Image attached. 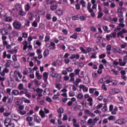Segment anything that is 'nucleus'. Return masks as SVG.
<instances>
[{
  "instance_id": "1",
  "label": "nucleus",
  "mask_w": 127,
  "mask_h": 127,
  "mask_svg": "<svg viewBox=\"0 0 127 127\" xmlns=\"http://www.w3.org/2000/svg\"><path fill=\"white\" fill-rule=\"evenodd\" d=\"M12 25L14 29H16L17 30L20 29V28L22 27V24L21 23V22L17 20H15L13 21Z\"/></svg>"
},
{
  "instance_id": "2",
  "label": "nucleus",
  "mask_w": 127,
  "mask_h": 127,
  "mask_svg": "<svg viewBox=\"0 0 127 127\" xmlns=\"http://www.w3.org/2000/svg\"><path fill=\"white\" fill-rule=\"evenodd\" d=\"M99 120H100V117H99V116L96 117L93 120L90 118L87 121V124L88 125H91V126H95L96 123L98 122V121H99Z\"/></svg>"
},
{
  "instance_id": "3",
  "label": "nucleus",
  "mask_w": 127,
  "mask_h": 127,
  "mask_svg": "<svg viewBox=\"0 0 127 127\" xmlns=\"http://www.w3.org/2000/svg\"><path fill=\"white\" fill-rule=\"evenodd\" d=\"M45 46L48 48H50V50H55V49H56V45L55 44V43L53 42H51L50 44H46ZM51 46L52 47H51Z\"/></svg>"
},
{
  "instance_id": "4",
  "label": "nucleus",
  "mask_w": 127,
  "mask_h": 127,
  "mask_svg": "<svg viewBox=\"0 0 127 127\" xmlns=\"http://www.w3.org/2000/svg\"><path fill=\"white\" fill-rule=\"evenodd\" d=\"M7 67H9V65H8V63H6V68H4L1 72V77H4V76H5V73H8L9 72V70L6 68Z\"/></svg>"
},
{
  "instance_id": "5",
  "label": "nucleus",
  "mask_w": 127,
  "mask_h": 127,
  "mask_svg": "<svg viewBox=\"0 0 127 127\" xmlns=\"http://www.w3.org/2000/svg\"><path fill=\"white\" fill-rule=\"evenodd\" d=\"M80 58V55L79 54H71L70 57H69V59L73 60V59H75V60H73V61H76V60H78Z\"/></svg>"
},
{
  "instance_id": "6",
  "label": "nucleus",
  "mask_w": 127,
  "mask_h": 127,
  "mask_svg": "<svg viewBox=\"0 0 127 127\" xmlns=\"http://www.w3.org/2000/svg\"><path fill=\"white\" fill-rule=\"evenodd\" d=\"M36 93L38 94L37 96L39 97V98H41L42 97V93H43V89H40V88L38 87L36 90Z\"/></svg>"
},
{
  "instance_id": "7",
  "label": "nucleus",
  "mask_w": 127,
  "mask_h": 127,
  "mask_svg": "<svg viewBox=\"0 0 127 127\" xmlns=\"http://www.w3.org/2000/svg\"><path fill=\"white\" fill-rule=\"evenodd\" d=\"M49 75V73L47 72H45L43 73V80L45 82V83H46L47 82V80H48V76Z\"/></svg>"
},
{
  "instance_id": "8",
  "label": "nucleus",
  "mask_w": 127,
  "mask_h": 127,
  "mask_svg": "<svg viewBox=\"0 0 127 127\" xmlns=\"http://www.w3.org/2000/svg\"><path fill=\"white\" fill-rule=\"evenodd\" d=\"M8 120L9 121V124L8 125H6V124H7V122H6V121H8ZM11 123V119L9 118H6L4 123V126H5L6 127H8V126H12V127H14V124H12V123Z\"/></svg>"
},
{
  "instance_id": "9",
  "label": "nucleus",
  "mask_w": 127,
  "mask_h": 127,
  "mask_svg": "<svg viewBox=\"0 0 127 127\" xmlns=\"http://www.w3.org/2000/svg\"><path fill=\"white\" fill-rule=\"evenodd\" d=\"M84 113L86 114L87 115H89V117H91V118H95L96 117V115L93 113H91L90 110L86 109L84 111Z\"/></svg>"
},
{
  "instance_id": "10",
  "label": "nucleus",
  "mask_w": 127,
  "mask_h": 127,
  "mask_svg": "<svg viewBox=\"0 0 127 127\" xmlns=\"http://www.w3.org/2000/svg\"><path fill=\"white\" fill-rule=\"evenodd\" d=\"M115 124H117L118 125H125L126 124V120L118 119L115 122Z\"/></svg>"
},
{
  "instance_id": "11",
  "label": "nucleus",
  "mask_w": 127,
  "mask_h": 127,
  "mask_svg": "<svg viewBox=\"0 0 127 127\" xmlns=\"http://www.w3.org/2000/svg\"><path fill=\"white\" fill-rule=\"evenodd\" d=\"M33 117L34 122L35 123H37V124H40V123L41 122V118L36 116V115H34Z\"/></svg>"
},
{
  "instance_id": "12",
  "label": "nucleus",
  "mask_w": 127,
  "mask_h": 127,
  "mask_svg": "<svg viewBox=\"0 0 127 127\" xmlns=\"http://www.w3.org/2000/svg\"><path fill=\"white\" fill-rule=\"evenodd\" d=\"M69 76L70 78V79L69 80V82L70 83L74 82V81H75V78H74V77H75V73H74V72H71L69 74Z\"/></svg>"
},
{
  "instance_id": "13",
  "label": "nucleus",
  "mask_w": 127,
  "mask_h": 127,
  "mask_svg": "<svg viewBox=\"0 0 127 127\" xmlns=\"http://www.w3.org/2000/svg\"><path fill=\"white\" fill-rule=\"evenodd\" d=\"M11 117H13L14 118H15V119H13V121H15V122H17L18 121H19L20 120V117L16 114H12Z\"/></svg>"
},
{
  "instance_id": "14",
  "label": "nucleus",
  "mask_w": 127,
  "mask_h": 127,
  "mask_svg": "<svg viewBox=\"0 0 127 127\" xmlns=\"http://www.w3.org/2000/svg\"><path fill=\"white\" fill-rule=\"evenodd\" d=\"M15 8L16 10H20L22 9V5L20 4L19 3H16L14 5Z\"/></svg>"
},
{
  "instance_id": "15",
  "label": "nucleus",
  "mask_w": 127,
  "mask_h": 127,
  "mask_svg": "<svg viewBox=\"0 0 127 127\" xmlns=\"http://www.w3.org/2000/svg\"><path fill=\"white\" fill-rule=\"evenodd\" d=\"M73 126L74 127H80L79 124H77V119L73 118L72 119Z\"/></svg>"
},
{
  "instance_id": "16",
  "label": "nucleus",
  "mask_w": 127,
  "mask_h": 127,
  "mask_svg": "<svg viewBox=\"0 0 127 127\" xmlns=\"http://www.w3.org/2000/svg\"><path fill=\"white\" fill-rule=\"evenodd\" d=\"M122 49L119 48V51L118 50V49L114 48H113V52L114 53H119V54H122Z\"/></svg>"
},
{
  "instance_id": "17",
  "label": "nucleus",
  "mask_w": 127,
  "mask_h": 127,
  "mask_svg": "<svg viewBox=\"0 0 127 127\" xmlns=\"http://www.w3.org/2000/svg\"><path fill=\"white\" fill-rule=\"evenodd\" d=\"M50 75L53 77V78H57L59 76V74H57V73L53 72H50Z\"/></svg>"
},
{
  "instance_id": "18",
  "label": "nucleus",
  "mask_w": 127,
  "mask_h": 127,
  "mask_svg": "<svg viewBox=\"0 0 127 127\" xmlns=\"http://www.w3.org/2000/svg\"><path fill=\"white\" fill-rule=\"evenodd\" d=\"M119 61L120 66H126V64H127L126 62H125V61L123 62V60L122 59H119Z\"/></svg>"
},
{
  "instance_id": "19",
  "label": "nucleus",
  "mask_w": 127,
  "mask_h": 127,
  "mask_svg": "<svg viewBox=\"0 0 127 127\" xmlns=\"http://www.w3.org/2000/svg\"><path fill=\"white\" fill-rule=\"evenodd\" d=\"M124 34L121 31H119L117 33V37L118 38H120V37H121V38H125V36L123 35Z\"/></svg>"
},
{
  "instance_id": "20",
  "label": "nucleus",
  "mask_w": 127,
  "mask_h": 127,
  "mask_svg": "<svg viewBox=\"0 0 127 127\" xmlns=\"http://www.w3.org/2000/svg\"><path fill=\"white\" fill-rule=\"evenodd\" d=\"M12 94L14 96H17L19 95V91H18V90L14 89L12 91Z\"/></svg>"
},
{
  "instance_id": "21",
  "label": "nucleus",
  "mask_w": 127,
  "mask_h": 127,
  "mask_svg": "<svg viewBox=\"0 0 127 127\" xmlns=\"http://www.w3.org/2000/svg\"><path fill=\"white\" fill-rule=\"evenodd\" d=\"M103 29L104 30V31L107 32V33H110V32H111V30H108V29H109L108 26H103Z\"/></svg>"
},
{
  "instance_id": "22",
  "label": "nucleus",
  "mask_w": 127,
  "mask_h": 127,
  "mask_svg": "<svg viewBox=\"0 0 127 127\" xmlns=\"http://www.w3.org/2000/svg\"><path fill=\"white\" fill-rule=\"evenodd\" d=\"M70 38H72L73 39H77L78 38V33H74L72 35L70 36Z\"/></svg>"
},
{
  "instance_id": "23",
  "label": "nucleus",
  "mask_w": 127,
  "mask_h": 127,
  "mask_svg": "<svg viewBox=\"0 0 127 127\" xmlns=\"http://www.w3.org/2000/svg\"><path fill=\"white\" fill-rule=\"evenodd\" d=\"M19 15H21V16H24L25 15H26V13L23 11V10H22V9H21V10H19Z\"/></svg>"
},
{
  "instance_id": "24",
  "label": "nucleus",
  "mask_w": 127,
  "mask_h": 127,
  "mask_svg": "<svg viewBox=\"0 0 127 127\" xmlns=\"http://www.w3.org/2000/svg\"><path fill=\"white\" fill-rule=\"evenodd\" d=\"M68 49L69 51H75V50H76V47L69 45L68 46Z\"/></svg>"
},
{
  "instance_id": "25",
  "label": "nucleus",
  "mask_w": 127,
  "mask_h": 127,
  "mask_svg": "<svg viewBox=\"0 0 127 127\" xmlns=\"http://www.w3.org/2000/svg\"><path fill=\"white\" fill-rule=\"evenodd\" d=\"M48 55H49V50L46 49L43 53L44 57H47Z\"/></svg>"
},
{
  "instance_id": "26",
  "label": "nucleus",
  "mask_w": 127,
  "mask_h": 127,
  "mask_svg": "<svg viewBox=\"0 0 127 127\" xmlns=\"http://www.w3.org/2000/svg\"><path fill=\"white\" fill-rule=\"evenodd\" d=\"M39 115L42 119L45 118V113H44V111H43V110H40L39 111Z\"/></svg>"
},
{
  "instance_id": "27",
  "label": "nucleus",
  "mask_w": 127,
  "mask_h": 127,
  "mask_svg": "<svg viewBox=\"0 0 127 127\" xmlns=\"http://www.w3.org/2000/svg\"><path fill=\"white\" fill-rule=\"evenodd\" d=\"M56 14H57V15H60V16H61V15L63 14V11H62L61 9H59L56 11Z\"/></svg>"
},
{
  "instance_id": "28",
  "label": "nucleus",
  "mask_w": 127,
  "mask_h": 127,
  "mask_svg": "<svg viewBox=\"0 0 127 127\" xmlns=\"http://www.w3.org/2000/svg\"><path fill=\"white\" fill-rule=\"evenodd\" d=\"M18 113L21 115V116H24L26 114V111L24 110H19L17 111Z\"/></svg>"
},
{
  "instance_id": "29",
  "label": "nucleus",
  "mask_w": 127,
  "mask_h": 127,
  "mask_svg": "<svg viewBox=\"0 0 127 127\" xmlns=\"http://www.w3.org/2000/svg\"><path fill=\"white\" fill-rule=\"evenodd\" d=\"M79 49L84 54H87L88 53L87 50H85L83 47H80Z\"/></svg>"
},
{
  "instance_id": "30",
  "label": "nucleus",
  "mask_w": 127,
  "mask_h": 127,
  "mask_svg": "<svg viewBox=\"0 0 127 127\" xmlns=\"http://www.w3.org/2000/svg\"><path fill=\"white\" fill-rule=\"evenodd\" d=\"M50 9L52 11H54L57 9V5H53L50 6Z\"/></svg>"
},
{
  "instance_id": "31",
  "label": "nucleus",
  "mask_w": 127,
  "mask_h": 127,
  "mask_svg": "<svg viewBox=\"0 0 127 127\" xmlns=\"http://www.w3.org/2000/svg\"><path fill=\"white\" fill-rule=\"evenodd\" d=\"M33 81H34V83L36 86H38V87H39V86H40L41 83L39 80H38L36 79H35Z\"/></svg>"
},
{
  "instance_id": "32",
  "label": "nucleus",
  "mask_w": 127,
  "mask_h": 127,
  "mask_svg": "<svg viewBox=\"0 0 127 127\" xmlns=\"http://www.w3.org/2000/svg\"><path fill=\"white\" fill-rule=\"evenodd\" d=\"M58 114H63L64 113V109L62 107H60L57 110Z\"/></svg>"
},
{
  "instance_id": "33",
  "label": "nucleus",
  "mask_w": 127,
  "mask_h": 127,
  "mask_svg": "<svg viewBox=\"0 0 127 127\" xmlns=\"http://www.w3.org/2000/svg\"><path fill=\"white\" fill-rule=\"evenodd\" d=\"M5 21H6L7 22H11V21H12V18L10 16L6 17Z\"/></svg>"
},
{
  "instance_id": "34",
  "label": "nucleus",
  "mask_w": 127,
  "mask_h": 127,
  "mask_svg": "<svg viewBox=\"0 0 127 127\" xmlns=\"http://www.w3.org/2000/svg\"><path fill=\"white\" fill-rule=\"evenodd\" d=\"M26 122L30 123V122H32V121H33V118H32L31 117H27L26 118Z\"/></svg>"
},
{
  "instance_id": "35",
  "label": "nucleus",
  "mask_w": 127,
  "mask_h": 127,
  "mask_svg": "<svg viewBox=\"0 0 127 127\" xmlns=\"http://www.w3.org/2000/svg\"><path fill=\"white\" fill-rule=\"evenodd\" d=\"M4 31L5 32V34H8V30H7V29H0V33H1L2 34H3L2 33V32Z\"/></svg>"
},
{
  "instance_id": "36",
  "label": "nucleus",
  "mask_w": 127,
  "mask_h": 127,
  "mask_svg": "<svg viewBox=\"0 0 127 127\" xmlns=\"http://www.w3.org/2000/svg\"><path fill=\"white\" fill-rule=\"evenodd\" d=\"M72 20H79V15L73 16L72 17Z\"/></svg>"
},
{
  "instance_id": "37",
  "label": "nucleus",
  "mask_w": 127,
  "mask_h": 127,
  "mask_svg": "<svg viewBox=\"0 0 127 127\" xmlns=\"http://www.w3.org/2000/svg\"><path fill=\"white\" fill-rule=\"evenodd\" d=\"M102 112H107L108 111V107H107V105H105L103 106V107L101 109Z\"/></svg>"
},
{
  "instance_id": "38",
  "label": "nucleus",
  "mask_w": 127,
  "mask_h": 127,
  "mask_svg": "<svg viewBox=\"0 0 127 127\" xmlns=\"http://www.w3.org/2000/svg\"><path fill=\"white\" fill-rule=\"evenodd\" d=\"M83 94H82V93H79L77 95L76 98L77 99L82 100L83 99Z\"/></svg>"
},
{
  "instance_id": "39",
  "label": "nucleus",
  "mask_w": 127,
  "mask_h": 127,
  "mask_svg": "<svg viewBox=\"0 0 127 127\" xmlns=\"http://www.w3.org/2000/svg\"><path fill=\"white\" fill-rule=\"evenodd\" d=\"M81 70L80 69H75L74 71L75 75H79Z\"/></svg>"
},
{
  "instance_id": "40",
  "label": "nucleus",
  "mask_w": 127,
  "mask_h": 127,
  "mask_svg": "<svg viewBox=\"0 0 127 127\" xmlns=\"http://www.w3.org/2000/svg\"><path fill=\"white\" fill-rule=\"evenodd\" d=\"M109 2H111L110 7L112 8H114V7H116V4L114 2H112V1L108 0Z\"/></svg>"
},
{
  "instance_id": "41",
  "label": "nucleus",
  "mask_w": 127,
  "mask_h": 127,
  "mask_svg": "<svg viewBox=\"0 0 127 127\" xmlns=\"http://www.w3.org/2000/svg\"><path fill=\"white\" fill-rule=\"evenodd\" d=\"M52 16L50 14H47L46 15V17L48 20H51V19H52V18H51Z\"/></svg>"
},
{
  "instance_id": "42",
  "label": "nucleus",
  "mask_w": 127,
  "mask_h": 127,
  "mask_svg": "<svg viewBox=\"0 0 127 127\" xmlns=\"http://www.w3.org/2000/svg\"><path fill=\"white\" fill-rule=\"evenodd\" d=\"M22 36L23 38H27L28 37V34L26 32H23L22 33Z\"/></svg>"
},
{
  "instance_id": "43",
  "label": "nucleus",
  "mask_w": 127,
  "mask_h": 127,
  "mask_svg": "<svg viewBox=\"0 0 127 127\" xmlns=\"http://www.w3.org/2000/svg\"><path fill=\"white\" fill-rule=\"evenodd\" d=\"M39 28H42V29H44V28H45V24H44L43 23H40Z\"/></svg>"
},
{
  "instance_id": "44",
  "label": "nucleus",
  "mask_w": 127,
  "mask_h": 127,
  "mask_svg": "<svg viewBox=\"0 0 127 127\" xmlns=\"http://www.w3.org/2000/svg\"><path fill=\"white\" fill-rule=\"evenodd\" d=\"M101 88L102 90H104V91H107L108 89L107 88V85H106V84L103 83L101 86Z\"/></svg>"
},
{
  "instance_id": "45",
  "label": "nucleus",
  "mask_w": 127,
  "mask_h": 127,
  "mask_svg": "<svg viewBox=\"0 0 127 127\" xmlns=\"http://www.w3.org/2000/svg\"><path fill=\"white\" fill-rule=\"evenodd\" d=\"M25 42V44L24 45L23 47V50L25 51L26 50V49H27L28 46H27V44H28V43L27 42Z\"/></svg>"
},
{
  "instance_id": "46",
  "label": "nucleus",
  "mask_w": 127,
  "mask_h": 127,
  "mask_svg": "<svg viewBox=\"0 0 127 127\" xmlns=\"http://www.w3.org/2000/svg\"><path fill=\"white\" fill-rule=\"evenodd\" d=\"M84 82L85 83V84H89V83H90V79L89 78V77H87L86 78H84Z\"/></svg>"
},
{
  "instance_id": "47",
  "label": "nucleus",
  "mask_w": 127,
  "mask_h": 127,
  "mask_svg": "<svg viewBox=\"0 0 127 127\" xmlns=\"http://www.w3.org/2000/svg\"><path fill=\"white\" fill-rule=\"evenodd\" d=\"M50 40V36L46 35L45 38V42H48Z\"/></svg>"
},
{
  "instance_id": "48",
  "label": "nucleus",
  "mask_w": 127,
  "mask_h": 127,
  "mask_svg": "<svg viewBox=\"0 0 127 127\" xmlns=\"http://www.w3.org/2000/svg\"><path fill=\"white\" fill-rule=\"evenodd\" d=\"M6 28L8 30H11L12 29V27L10 24H7L6 25Z\"/></svg>"
},
{
  "instance_id": "49",
  "label": "nucleus",
  "mask_w": 127,
  "mask_h": 127,
  "mask_svg": "<svg viewBox=\"0 0 127 127\" xmlns=\"http://www.w3.org/2000/svg\"><path fill=\"white\" fill-rule=\"evenodd\" d=\"M52 99L54 100V101H59V96H57L55 94H54Z\"/></svg>"
},
{
  "instance_id": "50",
  "label": "nucleus",
  "mask_w": 127,
  "mask_h": 127,
  "mask_svg": "<svg viewBox=\"0 0 127 127\" xmlns=\"http://www.w3.org/2000/svg\"><path fill=\"white\" fill-rule=\"evenodd\" d=\"M30 8V6H29V4H26L25 5V9L26 10V11H28V10H29Z\"/></svg>"
},
{
  "instance_id": "51",
  "label": "nucleus",
  "mask_w": 127,
  "mask_h": 127,
  "mask_svg": "<svg viewBox=\"0 0 127 127\" xmlns=\"http://www.w3.org/2000/svg\"><path fill=\"white\" fill-rule=\"evenodd\" d=\"M25 25L27 27H28L29 26H30V21L28 20H26V22L25 23Z\"/></svg>"
},
{
  "instance_id": "52",
  "label": "nucleus",
  "mask_w": 127,
  "mask_h": 127,
  "mask_svg": "<svg viewBox=\"0 0 127 127\" xmlns=\"http://www.w3.org/2000/svg\"><path fill=\"white\" fill-rule=\"evenodd\" d=\"M18 88L20 91H21V90H23V84L22 83H20L18 86Z\"/></svg>"
},
{
  "instance_id": "53",
  "label": "nucleus",
  "mask_w": 127,
  "mask_h": 127,
  "mask_svg": "<svg viewBox=\"0 0 127 127\" xmlns=\"http://www.w3.org/2000/svg\"><path fill=\"white\" fill-rule=\"evenodd\" d=\"M112 91L115 93V94H119V93H120V90L118 88H114Z\"/></svg>"
},
{
  "instance_id": "54",
  "label": "nucleus",
  "mask_w": 127,
  "mask_h": 127,
  "mask_svg": "<svg viewBox=\"0 0 127 127\" xmlns=\"http://www.w3.org/2000/svg\"><path fill=\"white\" fill-rule=\"evenodd\" d=\"M92 51H94L93 48H90V47L87 48V53H90V52H92Z\"/></svg>"
},
{
  "instance_id": "55",
  "label": "nucleus",
  "mask_w": 127,
  "mask_h": 127,
  "mask_svg": "<svg viewBox=\"0 0 127 127\" xmlns=\"http://www.w3.org/2000/svg\"><path fill=\"white\" fill-rule=\"evenodd\" d=\"M32 26L34 27H37L38 24L36 22V21H34L32 24Z\"/></svg>"
},
{
  "instance_id": "56",
  "label": "nucleus",
  "mask_w": 127,
  "mask_h": 127,
  "mask_svg": "<svg viewBox=\"0 0 127 127\" xmlns=\"http://www.w3.org/2000/svg\"><path fill=\"white\" fill-rule=\"evenodd\" d=\"M107 51H111L112 50V46L111 45H108L106 47Z\"/></svg>"
},
{
  "instance_id": "57",
  "label": "nucleus",
  "mask_w": 127,
  "mask_h": 127,
  "mask_svg": "<svg viewBox=\"0 0 127 127\" xmlns=\"http://www.w3.org/2000/svg\"><path fill=\"white\" fill-rule=\"evenodd\" d=\"M32 37L31 36H29L28 37L27 40L29 42V44H31V41H32Z\"/></svg>"
},
{
  "instance_id": "58",
  "label": "nucleus",
  "mask_w": 127,
  "mask_h": 127,
  "mask_svg": "<svg viewBox=\"0 0 127 127\" xmlns=\"http://www.w3.org/2000/svg\"><path fill=\"white\" fill-rule=\"evenodd\" d=\"M108 123H109V121H108V118L104 119L102 121L103 125H106V124H108Z\"/></svg>"
},
{
  "instance_id": "59",
  "label": "nucleus",
  "mask_w": 127,
  "mask_h": 127,
  "mask_svg": "<svg viewBox=\"0 0 127 127\" xmlns=\"http://www.w3.org/2000/svg\"><path fill=\"white\" fill-rule=\"evenodd\" d=\"M34 113V111H33L32 110H31L28 113H27V116H31V115H33Z\"/></svg>"
},
{
  "instance_id": "60",
  "label": "nucleus",
  "mask_w": 127,
  "mask_h": 127,
  "mask_svg": "<svg viewBox=\"0 0 127 127\" xmlns=\"http://www.w3.org/2000/svg\"><path fill=\"white\" fill-rule=\"evenodd\" d=\"M104 15V13L101 12H98V15L97 16L98 18H101V17Z\"/></svg>"
},
{
  "instance_id": "61",
  "label": "nucleus",
  "mask_w": 127,
  "mask_h": 127,
  "mask_svg": "<svg viewBox=\"0 0 127 127\" xmlns=\"http://www.w3.org/2000/svg\"><path fill=\"white\" fill-rule=\"evenodd\" d=\"M74 96H75V93L74 92V91H71L69 92V97H74Z\"/></svg>"
},
{
  "instance_id": "62",
  "label": "nucleus",
  "mask_w": 127,
  "mask_h": 127,
  "mask_svg": "<svg viewBox=\"0 0 127 127\" xmlns=\"http://www.w3.org/2000/svg\"><path fill=\"white\" fill-rule=\"evenodd\" d=\"M106 57V54H103L99 56V59H104Z\"/></svg>"
},
{
  "instance_id": "63",
  "label": "nucleus",
  "mask_w": 127,
  "mask_h": 127,
  "mask_svg": "<svg viewBox=\"0 0 127 127\" xmlns=\"http://www.w3.org/2000/svg\"><path fill=\"white\" fill-rule=\"evenodd\" d=\"M102 107L103 104H99L96 106V109H97V110H100V109H101Z\"/></svg>"
},
{
  "instance_id": "64",
  "label": "nucleus",
  "mask_w": 127,
  "mask_h": 127,
  "mask_svg": "<svg viewBox=\"0 0 127 127\" xmlns=\"http://www.w3.org/2000/svg\"><path fill=\"white\" fill-rule=\"evenodd\" d=\"M117 13H124V12L123 11V10L122 9H121L120 7L118 8L117 9Z\"/></svg>"
}]
</instances>
